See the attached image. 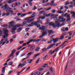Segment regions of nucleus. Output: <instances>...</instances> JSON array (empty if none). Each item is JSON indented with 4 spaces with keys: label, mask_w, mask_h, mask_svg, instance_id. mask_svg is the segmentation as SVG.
Segmentation results:
<instances>
[{
    "label": "nucleus",
    "mask_w": 75,
    "mask_h": 75,
    "mask_svg": "<svg viewBox=\"0 0 75 75\" xmlns=\"http://www.w3.org/2000/svg\"><path fill=\"white\" fill-rule=\"evenodd\" d=\"M2 26L3 27H8V25H2Z\"/></svg>",
    "instance_id": "obj_44"
},
{
    "label": "nucleus",
    "mask_w": 75,
    "mask_h": 75,
    "mask_svg": "<svg viewBox=\"0 0 75 75\" xmlns=\"http://www.w3.org/2000/svg\"><path fill=\"white\" fill-rule=\"evenodd\" d=\"M37 8L35 6H34V8H33V10H37Z\"/></svg>",
    "instance_id": "obj_51"
},
{
    "label": "nucleus",
    "mask_w": 75,
    "mask_h": 75,
    "mask_svg": "<svg viewBox=\"0 0 75 75\" xmlns=\"http://www.w3.org/2000/svg\"><path fill=\"white\" fill-rule=\"evenodd\" d=\"M50 3H47V4H46V5H44L43 6H50Z\"/></svg>",
    "instance_id": "obj_52"
},
{
    "label": "nucleus",
    "mask_w": 75,
    "mask_h": 75,
    "mask_svg": "<svg viewBox=\"0 0 75 75\" xmlns=\"http://www.w3.org/2000/svg\"><path fill=\"white\" fill-rule=\"evenodd\" d=\"M70 4H74V6H75V0H73V1L71 2Z\"/></svg>",
    "instance_id": "obj_28"
},
{
    "label": "nucleus",
    "mask_w": 75,
    "mask_h": 75,
    "mask_svg": "<svg viewBox=\"0 0 75 75\" xmlns=\"http://www.w3.org/2000/svg\"><path fill=\"white\" fill-rule=\"evenodd\" d=\"M3 39H2L1 41H0V45H1L2 44V43H3Z\"/></svg>",
    "instance_id": "obj_42"
},
{
    "label": "nucleus",
    "mask_w": 75,
    "mask_h": 75,
    "mask_svg": "<svg viewBox=\"0 0 75 75\" xmlns=\"http://www.w3.org/2000/svg\"><path fill=\"white\" fill-rule=\"evenodd\" d=\"M45 18V17L44 16H40L38 18V19H40V18H41V19H42V20H43V19H44Z\"/></svg>",
    "instance_id": "obj_23"
},
{
    "label": "nucleus",
    "mask_w": 75,
    "mask_h": 75,
    "mask_svg": "<svg viewBox=\"0 0 75 75\" xmlns=\"http://www.w3.org/2000/svg\"><path fill=\"white\" fill-rule=\"evenodd\" d=\"M56 25H57V27H59V26H61V27H62V26H63V25H64L63 24H62L61 25V24H60V23H57V24H56Z\"/></svg>",
    "instance_id": "obj_14"
},
{
    "label": "nucleus",
    "mask_w": 75,
    "mask_h": 75,
    "mask_svg": "<svg viewBox=\"0 0 75 75\" xmlns=\"http://www.w3.org/2000/svg\"><path fill=\"white\" fill-rule=\"evenodd\" d=\"M26 14H27V13H26L21 14V17H24V16H25V15H26Z\"/></svg>",
    "instance_id": "obj_27"
},
{
    "label": "nucleus",
    "mask_w": 75,
    "mask_h": 75,
    "mask_svg": "<svg viewBox=\"0 0 75 75\" xmlns=\"http://www.w3.org/2000/svg\"><path fill=\"white\" fill-rule=\"evenodd\" d=\"M37 31L36 29H35L32 31V33H34Z\"/></svg>",
    "instance_id": "obj_39"
},
{
    "label": "nucleus",
    "mask_w": 75,
    "mask_h": 75,
    "mask_svg": "<svg viewBox=\"0 0 75 75\" xmlns=\"http://www.w3.org/2000/svg\"><path fill=\"white\" fill-rule=\"evenodd\" d=\"M13 2L14 1L13 0L12 1L11 0H9L8 1V3L9 4H11V3H13Z\"/></svg>",
    "instance_id": "obj_22"
},
{
    "label": "nucleus",
    "mask_w": 75,
    "mask_h": 75,
    "mask_svg": "<svg viewBox=\"0 0 75 75\" xmlns=\"http://www.w3.org/2000/svg\"><path fill=\"white\" fill-rule=\"evenodd\" d=\"M22 30V28H19L17 30V32L18 33H19L20 31H21Z\"/></svg>",
    "instance_id": "obj_26"
},
{
    "label": "nucleus",
    "mask_w": 75,
    "mask_h": 75,
    "mask_svg": "<svg viewBox=\"0 0 75 75\" xmlns=\"http://www.w3.org/2000/svg\"><path fill=\"white\" fill-rule=\"evenodd\" d=\"M71 14H73V15L71 16V17H75V12L73 11L70 13Z\"/></svg>",
    "instance_id": "obj_18"
},
{
    "label": "nucleus",
    "mask_w": 75,
    "mask_h": 75,
    "mask_svg": "<svg viewBox=\"0 0 75 75\" xmlns=\"http://www.w3.org/2000/svg\"><path fill=\"white\" fill-rule=\"evenodd\" d=\"M10 7H8V6H7V4H6L5 5H4V9L6 10V9H8Z\"/></svg>",
    "instance_id": "obj_16"
},
{
    "label": "nucleus",
    "mask_w": 75,
    "mask_h": 75,
    "mask_svg": "<svg viewBox=\"0 0 75 75\" xmlns=\"http://www.w3.org/2000/svg\"><path fill=\"white\" fill-rule=\"evenodd\" d=\"M32 42V40H29V41L28 42L26 43V44L27 45H28V44H29V43H30V42Z\"/></svg>",
    "instance_id": "obj_31"
},
{
    "label": "nucleus",
    "mask_w": 75,
    "mask_h": 75,
    "mask_svg": "<svg viewBox=\"0 0 75 75\" xmlns=\"http://www.w3.org/2000/svg\"><path fill=\"white\" fill-rule=\"evenodd\" d=\"M20 54V52L18 51L16 53V55L17 56H18V55Z\"/></svg>",
    "instance_id": "obj_54"
},
{
    "label": "nucleus",
    "mask_w": 75,
    "mask_h": 75,
    "mask_svg": "<svg viewBox=\"0 0 75 75\" xmlns=\"http://www.w3.org/2000/svg\"><path fill=\"white\" fill-rule=\"evenodd\" d=\"M44 13H45V11H40L39 13V14H44Z\"/></svg>",
    "instance_id": "obj_40"
},
{
    "label": "nucleus",
    "mask_w": 75,
    "mask_h": 75,
    "mask_svg": "<svg viewBox=\"0 0 75 75\" xmlns=\"http://www.w3.org/2000/svg\"><path fill=\"white\" fill-rule=\"evenodd\" d=\"M6 12H9L10 13H14L13 10V8L11 7L9 8L8 9H6Z\"/></svg>",
    "instance_id": "obj_6"
},
{
    "label": "nucleus",
    "mask_w": 75,
    "mask_h": 75,
    "mask_svg": "<svg viewBox=\"0 0 75 75\" xmlns=\"http://www.w3.org/2000/svg\"><path fill=\"white\" fill-rule=\"evenodd\" d=\"M54 1L53 0L50 3V4L52 6V5L53 4H54Z\"/></svg>",
    "instance_id": "obj_30"
},
{
    "label": "nucleus",
    "mask_w": 75,
    "mask_h": 75,
    "mask_svg": "<svg viewBox=\"0 0 75 75\" xmlns=\"http://www.w3.org/2000/svg\"><path fill=\"white\" fill-rule=\"evenodd\" d=\"M25 69V68L23 69L22 71H21L20 72H17V75H19V74H20V73H21V72H23L24 70V69Z\"/></svg>",
    "instance_id": "obj_24"
},
{
    "label": "nucleus",
    "mask_w": 75,
    "mask_h": 75,
    "mask_svg": "<svg viewBox=\"0 0 75 75\" xmlns=\"http://www.w3.org/2000/svg\"><path fill=\"white\" fill-rule=\"evenodd\" d=\"M12 72H13V71H10L8 72V74H11L12 73Z\"/></svg>",
    "instance_id": "obj_60"
},
{
    "label": "nucleus",
    "mask_w": 75,
    "mask_h": 75,
    "mask_svg": "<svg viewBox=\"0 0 75 75\" xmlns=\"http://www.w3.org/2000/svg\"><path fill=\"white\" fill-rule=\"evenodd\" d=\"M7 67L6 66L2 68V73H4V72H5V69H6V68Z\"/></svg>",
    "instance_id": "obj_15"
},
{
    "label": "nucleus",
    "mask_w": 75,
    "mask_h": 75,
    "mask_svg": "<svg viewBox=\"0 0 75 75\" xmlns=\"http://www.w3.org/2000/svg\"><path fill=\"white\" fill-rule=\"evenodd\" d=\"M6 15L7 16H9V15H10V13L9 12H8L6 13Z\"/></svg>",
    "instance_id": "obj_58"
},
{
    "label": "nucleus",
    "mask_w": 75,
    "mask_h": 75,
    "mask_svg": "<svg viewBox=\"0 0 75 75\" xmlns=\"http://www.w3.org/2000/svg\"><path fill=\"white\" fill-rule=\"evenodd\" d=\"M58 13H64V12L63 11H61V10H58L57 11Z\"/></svg>",
    "instance_id": "obj_34"
},
{
    "label": "nucleus",
    "mask_w": 75,
    "mask_h": 75,
    "mask_svg": "<svg viewBox=\"0 0 75 75\" xmlns=\"http://www.w3.org/2000/svg\"><path fill=\"white\" fill-rule=\"evenodd\" d=\"M56 11L54 9V10H53L52 11V12L53 13H55Z\"/></svg>",
    "instance_id": "obj_53"
},
{
    "label": "nucleus",
    "mask_w": 75,
    "mask_h": 75,
    "mask_svg": "<svg viewBox=\"0 0 75 75\" xmlns=\"http://www.w3.org/2000/svg\"><path fill=\"white\" fill-rule=\"evenodd\" d=\"M16 52V49H14L11 52V54H10L8 57V58H10L11 57H12L14 55V54Z\"/></svg>",
    "instance_id": "obj_9"
},
{
    "label": "nucleus",
    "mask_w": 75,
    "mask_h": 75,
    "mask_svg": "<svg viewBox=\"0 0 75 75\" xmlns=\"http://www.w3.org/2000/svg\"><path fill=\"white\" fill-rule=\"evenodd\" d=\"M19 42L20 44H23V43H24V41H19Z\"/></svg>",
    "instance_id": "obj_47"
},
{
    "label": "nucleus",
    "mask_w": 75,
    "mask_h": 75,
    "mask_svg": "<svg viewBox=\"0 0 75 75\" xmlns=\"http://www.w3.org/2000/svg\"><path fill=\"white\" fill-rule=\"evenodd\" d=\"M52 40H51L50 41H48L47 42L48 44H50L51 42H52Z\"/></svg>",
    "instance_id": "obj_56"
},
{
    "label": "nucleus",
    "mask_w": 75,
    "mask_h": 75,
    "mask_svg": "<svg viewBox=\"0 0 75 75\" xmlns=\"http://www.w3.org/2000/svg\"><path fill=\"white\" fill-rule=\"evenodd\" d=\"M62 20L61 21H65L66 20V18L64 19V18H62Z\"/></svg>",
    "instance_id": "obj_49"
},
{
    "label": "nucleus",
    "mask_w": 75,
    "mask_h": 75,
    "mask_svg": "<svg viewBox=\"0 0 75 75\" xmlns=\"http://www.w3.org/2000/svg\"><path fill=\"white\" fill-rule=\"evenodd\" d=\"M31 55H32V52H30L28 54L27 56H30Z\"/></svg>",
    "instance_id": "obj_46"
},
{
    "label": "nucleus",
    "mask_w": 75,
    "mask_h": 75,
    "mask_svg": "<svg viewBox=\"0 0 75 75\" xmlns=\"http://www.w3.org/2000/svg\"><path fill=\"white\" fill-rule=\"evenodd\" d=\"M34 25L38 27V21L32 22L28 26V27H32V26H34Z\"/></svg>",
    "instance_id": "obj_4"
},
{
    "label": "nucleus",
    "mask_w": 75,
    "mask_h": 75,
    "mask_svg": "<svg viewBox=\"0 0 75 75\" xmlns=\"http://www.w3.org/2000/svg\"><path fill=\"white\" fill-rule=\"evenodd\" d=\"M64 37V36H62L60 37V38L59 39V40H62V39H63Z\"/></svg>",
    "instance_id": "obj_57"
},
{
    "label": "nucleus",
    "mask_w": 75,
    "mask_h": 75,
    "mask_svg": "<svg viewBox=\"0 0 75 75\" xmlns=\"http://www.w3.org/2000/svg\"><path fill=\"white\" fill-rule=\"evenodd\" d=\"M70 3L69 2H68V1L66 2V3L65 4V5H68V4H69Z\"/></svg>",
    "instance_id": "obj_48"
},
{
    "label": "nucleus",
    "mask_w": 75,
    "mask_h": 75,
    "mask_svg": "<svg viewBox=\"0 0 75 75\" xmlns=\"http://www.w3.org/2000/svg\"><path fill=\"white\" fill-rule=\"evenodd\" d=\"M27 23V21H23V23L22 24H18L17 25L16 27H22L23 26H24L25 25V24Z\"/></svg>",
    "instance_id": "obj_5"
},
{
    "label": "nucleus",
    "mask_w": 75,
    "mask_h": 75,
    "mask_svg": "<svg viewBox=\"0 0 75 75\" xmlns=\"http://www.w3.org/2000/svg\"><path fill=\"white\" fill-rule=\"evenodd\" d=\"M26 44H26V43H23L22 45V46L23 47H24V46H26Z\"/></svg>",
    "instance_id": "obj_55"
},
{
    "label": "nucleus",
    "mask_w": 75,
    "mask_h": 75,
    "mask_svg": "<svg viewBox=\"0 0 75 75\" xmlns=\"http://www.w3.org/2000/svg\"><path fill=\"white\" fill-rule=\"evenodd\" d=\"M38 56V54H35L34 56V58H36V57H37Z\"/></svg>",
    "instance_id": "obj_63"
},
{
    "label": "nucleus",
    "mask_w": 75,
    "mask_h": 75,
    "mask_svg": "<svg viewBox=\"0 0 75 75\" xmlns=\"http://www.w3.org/2000/svg\"><path fill=\"white\" fill-rule=\"evenodd\" d=\"M55 52V51H53V52H52V50H51L50 51V52H49V54H50L51 55H52Z\"/></svg>",
    "instance_id": "obj_20"
},
{
    "label": "nucleus",
    "mask_w": 75,
    "mask_h": 75,
    "mask_svg": "<svg viewBox=\"0 0 75 75\" xmlns=\"http://www.w3.org/2000/svg\"><path fill=\"white\" fill-rule=\"evenodd\" d=\"M53 45H51L50 46H50H49V47L48 48L50 49V48H52V47H53Z\"/></svg>",
    "instance_id": "obj_61"
},
{
    "label": "nucleus",
    "mask_w": 75,
    "mask_h": 75,
    "mask_svg": "<svg viewBox=\"0 0 75 75\" xmlns=\"http://www.w3.org/2000/svg\"><path fill=\"white\" fill-rule=\"evenodd\" d=\"M14 21L10 22H9V24H10V25H14L13 24H14Z\"/></svg>",
    "instance_id": "obj_29"
},
{
    "label": "nucleus",
    "mask_w": 75,
    "mask_h": 75,
    "mask_svg": "<svg viewBox=\"0 0 75 75\" xmlns=\"http://www.w3.org/2000/svg\"><path fill=\"white\" fill-rule=\"evenodd\" d=\"M27 3H29V5L30 6H32L33 5V4H32V3H31V2H29V1H28Z\"/></svg>",
    "instance_id": "obj_35"
},
{
    "label": "nucleus",
    "mask_w": 75,
    "mask_h": 75,
    "mask_svg": "<svg viewBox=\"0 0 75 75\" xmlns=\"http://www.w3.org/2000/svg\"><path fill=\"white\" fill-rule=\"evenodd\" d=\"M49 25H52V26H53V28H55L57 26V25H55V23H52V22H50L49 23Z\"/></svg>",
    "instance_id": "obj_10"
},
{
    "label": "nucleus",
    "mask_w": 75,
    "mask_h": 75,
    "mask_svg": "<svg viewBox=\"0 0 75 75\" xmlns=\"http://www.w3.org/2000/svg\"><path fill=\"white\" fill-rule=\"evenodd\" d=\"M67 18L66 20V21H69L68 23V24H70V23H71V22L70 21H71V17H70V15L69 14L67 15Z\"/></svg>",
    "instance_id": "obj_7"
},
{
    "label": "nucleus",
    "mask_w": 75,
    "mask_h": 75,
    "mask_svg": "<svg viewBox=\"0 0 75 75\" xmlns=\"http://www.w3.org/2000/svg\"><path fill=\"white\" fill-rule=\"evenodd\" d=\"M44 16L45 17H47V13H45L43 14Z\"/></svg>",
    "instance_id": "obj_64"
},
{
    "label": "nucleus",
    "mask_w": 75,
    "mask_h": 75,
    "mask_svg": "<svg viewBox=\"0 0 75 75\" xmlns=\"http://www.w3.org/2000/svg\"><path fill=\"white\" fill-rule=\"evenodd\" d=\"M52 40V41H53L54 43H55L57 42V41L59 40V39L58 38H57L54 39H53Z\"/></svg>",
    "instance_id": "obj_13"
},
{
    "label": "nucleus",
    "mask_w": 75,
    "mask_h": 75,
    "mask_svg": "<svg viewBox=\"0 0 75 75\" xmlns=\"http://www.w3.org/2000/svg\"><path fill=\"white\" fill-rule=\"evenodd\" d=\"M48 48H43L42 49V51H47V50H48V49H49L48 48V47H47Z\"/></svg>",
    "instance_id": "obj_25"
},
{
    "label": "nucleus",
    "mask_w": 75,
    "mask_h": 75,
    "mask_svg": "<svg viewBox=\"0 0 75 75\" xmlns=\"http://www.w3.org/2000/svg\"><path fill=\"white\" fill-rule=\"evenodd\" d=\"M13 64V62H10L8 64V65L10 66L11 65Z\"/></svg>",
    "instance_id": "obj_43"
},
{
    "label": "nucleus",
    "mask_w": 75,
    "mask_h": 75,
    "mask_svg": "<svg viewBox=\"0 0 75 75\" xmlns=\"http://www.w3.org/2000/svg\"><path fill=\"white\" fill-rule=\"evenodd\" d=\"M59 47L57 48H56L53 51H58L59 50Z\"/></svg>",
    "instance_id": "obj_36"
},
{
    "label": "nucleus",
    "mask_w": 75,
    "mask_h": 75,
    "mask_svg": "<svg viewBox=\"0 0 75 75\" xmlns=\"http://www.w3.org/2000/svg\"><path fill=\"white\" fill-rule=\"evenodd\" d=\"M26 61H27V60L25 61L24 62H23V64H19L17 66L18 68H19L20 67L21 68H22L23 67H24L26 64Z\"/></svg>",
    "instance_id": "obj_8"
},
{
    "label": "nucleus",
    "mask_w": 75,
    "mask_h": 75,
    "mask_svg": "<svg viewBox=\"0 0 75 75\" xmlns=\"http://www.w3.org/2000/svg\"><path fill=\"white\" fill-rule=\"evenodd\" d=\"M16 25H15L14 26V25H9L8 26V28H11V27L12 28H13L11 29V30L12 31L11 32L13 34H15V30H17L16 29V28L18 27H19L16 26Z\"/></svg>",
    "instance_id": "obj_1"
},
{
    "label": "nucleus",
    "mask_w": 75,
    "mask_h": 75,
    "mask_svg": "<svg viewBox=\"0 0 75 75\" xmlns=\"http://www.w3.org/2000/svg\"><path fill=\"white\" fill-rule=\"evenodd\" d=\"M26 61H27L28 63H29V64H30L31 63L32 61H33V59H29L26 60Z\"/></svg>",
    "instance_id": "obj_19"
},
{
    "label": "nucleus",
    "mask_w": 75,
    "mask_h": 75,
    "mask_svg": "<svg viewBox=\"0 0 75 75\" xmlns=\"http://www.w3.org/2000/svg\"><path fill=\"white\" fill-rule=\"evenodd\" d=\"M57 21H55V23L56 24H57V23H58V22L59 21V19H57Z\"/></svg>",
    "instance_id": "obj_38"
},
{
    "label": "nucleus",
    "mask_w": 75,
    "mask_h": 75,
    "mask_svg": "<svg viewBox=\"0 0 75 75\" xmlns=\"http://www.w3.org/2000/svg\"><path fill=\"white\" fill-rule=\"evenodd\" d=\"M45 26H42V28H40L39 29L41 30L42 32V35L40 36V38H41L42 37H43L44 35H47V31H44L45 30Z\"/></svg>",
    "instance_id": "obj_2"
},
{
    "label": "nucleus",
    "mask_w": 75,
    "mask_h": 75,
    "mask_svg": "<svg viewBox=\"0 0 75 75\" xmlns=\"http://www.w3.org/2000/svg\"><path fill=\"white\" fill-rule=\"evenodd\" d=\"M35 18H33L31 19H30L31 22H33V21H34V20Z\"/></svg>",
    "instance_id": "obj_50"
},
{
    "label": "nucleus",
    "mask_w": 75,
    "mask_h": 75,
    "mask_svg": "<svg viewBox=\"0 0 75 75\" xmlns=\"http://www.w3.org/2000/svg\"><path fill=\"white\" fill-rule=\"evenodd\" d=\"M30 50L32 51H34V50L35 49V46H32L30 48Z\"/></svg>",
    "instance_id": "obj_17"
},
{
    "label": "nucleus",
    "mask_w": 75,
    "mask_h": 75,
    "mask_svg": "<svg viewBox=\"0 0 75 75\" xmlns=\"http://www.w3.org/2000/svg\"><path fill=\"white\" fill-rule=\"evenodd\" d=\"M50 70L51 71V72H53V70H52V67H51L50 68Z\"/></svg>",
    "instance_id": "obj_45"
},
{
    "label": "nucleus",
    "mask_w": 75,
    "mask_h": 75,
    "mask_svg": "<svg viewBox=\"0 0 75 75\" xmlns=\"http://www.w3.org/2000/svg\"><path fill=\"white\" fill-rule=\"evenodd\" d=\"M62 31H65V28H62Z\"/></svg>",
    "instance_id": "obj_59"
},
{
    "label": "nucleus",
    "mask_w": 75,
    "mask_h": 75,
    "mask_svg": "<svg viewBox=\"0 0 75 75\" xmlns=\"http://www.w3.org/2000/svg\"><path fill=\"white\" fill-rule=\"evenodd\" d=\"M35 17V15H33L30 17H29L26 18H25V20H29V19H30V18H34V17Z\"/></svg>",
    "instance_id": "obj_12"
},
{
    "label": "nucleus",
    "mask_w": 75,
    "mask_h": 75,
    "mask_svg": "<svg viewBox=\"0 0 75 75\" xmlns=\"http://www.w3.org/2000/svg\"><path fill=\"white\" fill-rule=\"evenodd\" d=\"M28 30H29V28H28L25 29V30L26 31V32H27V31H28Z\"/></svg>",
    "instance_id": "obj_62"
},
{
    "label": "nucleus",
    "mask_w": 75,
    "mask_h": 75,
    "mask_svg": "<svg viewBox=\"0 0 75 75\" xmlns=\"http://www.w3.org/2000/svg\"><path fill=\"white\" fill-rule=\"evenodd\" d=\"M22 48V46H20L17 48V50H20V49H21V48Z\"/></svg>",
    "instance_id": "obj_37"
},
{
    "label": "nucleus",
    "mask_w": 75,
    "mask_h": 75,
    "mask_svg": "<svg viewBox=\"0 0 75 75\" xmlns=\"http://www.w3.org/2000/svg\"><path fill=\"white\" fill-rule=\"evenodd\" d=\"M8 30H4V32L3 33L4 35H3L2 36V38L4 39V38H6L8 36Z\"/></svg>",
    "instance_id": "obj_3"
},
{
    "label": "nucleus",
    "mask_w": 75,
    "mask_h": 75,
    "mask_svg": "<svg viewBox=\"0 0 75 75\" xmlns=\"http://www.w3.org/2000/svg\"><path fill=\"white\" fill-rule=\"evenodd\" d=\"M47 31H48V33H49V35H51L52 34H54V33H55L52 30H49L47 29Z\"/></svg>",
    "instance_id": "obj_11"
},
{
    "label": "nucleus",
    "mask_w": 75,
    "mask_h": 75,
    "mask_svg": "<svg viewBox=\"0 0 75 75\" xmlns=\"http://www.w3.org/2000/svg\"><path fill=\"white\" fill-rule=\"evenodd\" d=\"M15 4H13L12 5V6H11V7H12L13 8H14L15 7Z\"/></svg>",
    "instance_id": "obj_41"
},
{
    "label": "nucleus",
    "mask_w": 75,
    "mask_h": 75,
    "mask_svg": "<svg viewBox=\"0 0 75 75\" xmlns=\"http://www.w3.org/2000/svg\"><path fill=\"white\" fill-rule=\"evenodd\" d=\"M31 40L32 42V41H33V42H37V41H38V40H35L34 39H32Z\"/></svg>",
    "instance_id": "obj_32"
},
{
    "label": "nucleus",
    "mask_w": 75,
    "mask_h": 75,
    "mask_svg": "<svg viewBox=\"0 0 75 75\" xmlns=\"http://www.w3.org/2000/svg\"><path fill=\"white\" fill-rule=\"evenodd\" d=\"M15 4L17 6H20V2H16L15 3Z\"/></svg>",
    "instance_id": "obj_21"
},
{
    "label": "nucleus",
    "mask_w": 75,
    "mask_h": 75,
    "mask_svg": "<svg viewBox=\"0 0 75 75\" xmlns=\"http://www.w3.org/2000/svg\"><path fill=\"white\" fill-rule=\"evenodd\" d=\"M72 32H73V31H71V32H70L69 33V36H71V35H72Z\"/></svg>",
    "instance_id": "obj_33"
}]
</instances>
